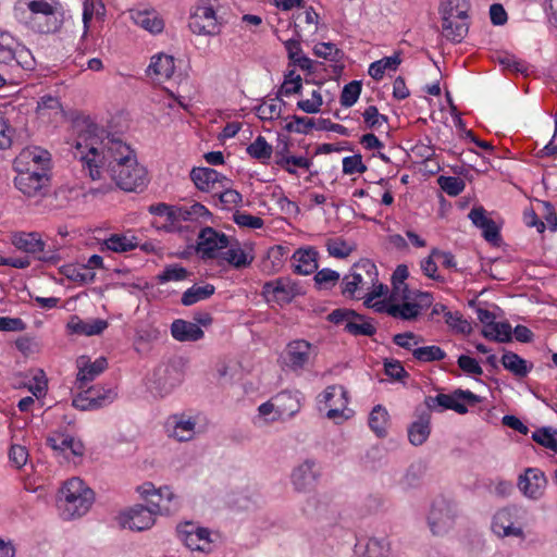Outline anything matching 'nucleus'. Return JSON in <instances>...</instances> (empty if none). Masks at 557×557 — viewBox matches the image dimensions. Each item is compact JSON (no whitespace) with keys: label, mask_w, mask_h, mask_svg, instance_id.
Listing matches in <instances>:
<instances>
[{"label":"nucleus","mask_w":557,"mask_h":557,"mask_svg":"<svg viewBox=\"0 0 557 557\" xmlns=\"http://www.w3.org/2000/svg\"><path fill=\"white\" fill-rule=\"evenodd\" d=\"M108 143L113 158L108 165L112 180L125 191L143 189L147 183V171L138 164L134 150L113 135H108Z\"/></svg>","instance_id":"obj_1"},{"label":"nucleus","mask_w":557,"mask_h":557,"mask_svg":"<svg viewBox=\"0 0 557 557\" xmlns=\"http://www.w3.org/2000/svg\"><path fill=\"white\" fill-rule=\"evenodd\" d=\"M60 508L65 520L84 516L95 500V493L79 478L67 480L60 490Z\"/></svg>","instance_id":"obj_2"},{"label":"nucleus","mask_w":557,"mask_h":557,"mask_svg":"<svg viewBox=\"0 0 557 557\" xmlns=\"http://www.w3.org/2000/svg\"><path fill=\"white\" fill-rule=\"evenodd\" d=\"M187 361L183 357H175L168 363L158 366L150 380L149 389L154 396L163 397L178 385L184 376Z\"/></svg>","instance_id":"obj_3"},{"label":"nucleus","mask_w":557,"mask_h":557,"mask_svg":"<svg viewBox=\"0 0 557 557\" xmlns=\"http://www.w3.org/2000/svg\"><path fill=\"white\" fill-rule=\"evenodd\" d=\"M459 400H463L468 405L474 406L475 404L481 403L482 398L469 389L457 388L449 395L438 394L434 397H425V410L430 412L431 410H434L438 406L442 407V409H449L456 411L459 414H466L468 412V408L466 404H462Z\"/></svg>","instance_id":"obj_4"},{"label":"nucleus","mask_w":557,"mask_h":557,"mask_svg":"<svg viewBox=\"0 0 557 557\" xmlns=\"http://www.w3.org/2000/svg\"><path fill=\"white\" fill-rule=\"evenodd\" d=\"M457 517V505L446 497H437L431 506L428 516L429 527L434 535L447 533L455 524Z\"/></svg>","instance_id":"obj_5"},{"label":"nucleus","mask_w":557,"mask_h":557,"mask_svg":"<svg viewBox=\"0 0 557 557\" xmlns=\"http://www.w3.org/2000/svg\"><path fill=\"white\" fill-rule=\"evenodd\" d=\"M231 245V238L211 226H206L198 234L196 252L202 260L219 259L221 251Z\"/></svg>","instance_id":"obj_6"},{"label":"nucleus","mask_w":557,"mask_h":557,"mask_svg":"<svg viewBox=\"0 0 557 557\" xmlns=\"http://www.w3.org/2000/svg\"><path fill=\"white\" fill-rule=\"evenodd\" d=\"M50 176L45 169L41 172H21L14 178L15 187L27 197H46L50 186Z\"/></svg>","instance_id":"obj_7"},{"label":"nucleus","mask_w":557,"mask_h":557,"mask_svg":"<svg viewBox=\"0 0 557 557\" xmlns=\"http://www.w3.org/2000/svg\"><path fill=\"white\" fill-rule=\"evenodd\" d=\"M157 515L160 513L152 510L151 505L136 504L121 513L120 523L123 528L141 532L150 529L156 523Z\"/></svg>","instance_id":"obj_8"},{"label":"nucleus","mask_w":557,"mask_h":557,"mask_svg":"<svg viewBox=\"0 0 557 557\" xmlns=\"http://www.w3.org/2000/svg\"><path fill=\"white\" fill-rule=\"evenodd\" d=\"M177 532L189 549L206 554L211 553V532L208 528L196 527L193 522H185L177 525Z\"/></svg>","instance_id":"obj_9"},{"label":"nucleus","mask_w":557,"mask_h":557,"mask_svg":"<svg viewBox=\"0 0 557 557\" xmlns=\"http://www.w3.org/2000/svg\"><path fill=\"white\" fill-rule=\"evenodd\" d=\"M302 511L310 519L322 521L326 523H334L336 521V509L332 506L331 499L326 495H315L309 497L306 502Z\"/></svg>","instance_id":"obj_10"},{"label":"nucleus","mask_w":557,"mask_h":557,"mask_svg":"<svg viewBox=\"0 0 557 557\" xmlns=\"http://www.w3.org/2000/svg\"><path fill=\"white\" fill-rule=\"evenodd\" d=\"M547 484L543 471L537 468H527L523 474L518 478V487L524 496L531 499H539Z\"/></svg>","instance_id":"obj_11"},{"label":"nucleus","mask_w":557,"mask_h":557,"mask_svg":"<svg viewBox=\"0 0 557 557\" xmlns=\"http://www.w3.org/2000/svg\"><path fill=\"white\" fill-rule=\"evenodd\" d=\"M137 492L152 506V510L158 511L160 515L171 513L172 510L170 507H162L160 504L163 499L170 503L175 498V495L169 486L156 488L151 482H146L137 487Z\"/></svg>","instance_id":"obj_12"},{"label":"nucleus","mask_w":557,"mask_h":557,"mask_svg":"<svg viewBox=\"0 0 557 557\" xmlns=\"http://www.w3.org/2000/svg\"><path fill=\"white\" fill-rule=\"evenodd\" d=\"M320 478L319 470L315 469V461L306 459L296 467L292 473V483L298 492H309L314 487Z\"/></svg>","instance_id":"obj_13"},{"label":"nucleus","mask_w":557,"mask_h":557,"mask_svg":"<svg viewBox=\"0 0 557 557\" xmlns=\"http://www.w3.org/2000/svg\"><path fill=\"white\" fill-rule=\"evenodd\" d=\"M312 345L305 339H295L287 344L285 364L293 371L304 369L310 359Z\"/></svg>","instance_id":"obj_14"},{"label":"nucleus","mask_w":557,"mask_h":557,"mask_svg":"<svg viewBox=\"0 0 557 557\" xmlns=\"http://www.w3.org/2000/svg\"><path fill=\"white\" fill-rule=\"evenodd\" d=\"M108 367L107 359L104 357H100L91 362L86 357H81L78 359V373L76 376L77 387L83 389L88 382L95 380L99 374H101Z\"/></svg>","instance_id":"obj_15"},{"label":"nucleus","mask_w":557,"mask_h":557,"mask_svg":"<svg viewBox=\"0 0 557 557\" xmlns=\"http://www.w3.org/2000/svg\"><path fill=\"white\" fill-rule=\"evenodd\" d=\"M319 252L313 247L299 248L293 256L294 272L299 275H309L314 273L318 268Z\"/></svg>","instance_id":"obj_16"},{"label":"nucleus","mask_w":557,"mask_h":557,"mask_svg":"<svg viewBox=\"0 0 557 557\" xmlns=\"http://www.w3.org/2000/svg\"><path fill=\"white\" fill-rule=\"evenodd\" d=\"M418 420L412 422L408 428V440L414 446L422 445L431 433V413L428 410L419 412L416 410Z\"/></svg>","instance_id":"obj_17"},{"label":"nucleus","mask_w":557,"mask_h":557,"mask_svg":"<svg viewBox=\"0 0 557 557\" xmlns=\"http://www.w3.org/2000/svg\"><path fill=\"white\" fill-rule=\"evenodd\" d=\"M261 295L267 302L273 301L281 306L292 302L285 276L265 282Z\"/></svg>","instance_id":"obj_18"},{"label":"nucleus","mask_w":557,"mask_h":557,"mask_svg":"<svg viewBox=\"0 0 557 557\" xmlns=\"http://www.w3.org/2000/svg\"><path fill=\"white\" fill-rule=\"evenodd\" d=\"M227 250L221 251L219 260L226 261L230 265L235 269H245L249 267L253 261V256L247 253L242 247L238 239H231V245Z\"/></svg>","instance_id":"obj_19"},{"label":"nucleus","mask_w":557,"mask_h":557,"mask_svg":"<svg viewBox=\"0 0 557 557\" xmlns=\"http://www.w3.org/2000/svg\"><path fill=\"white\" fill-rule=\"evenodd\" d=\"M171 334L178 342H197L205 336L197 323L176 319L171 324Z\"/></svg>","instance_id":"obj_20"},{"label":"nucleus","mask_w":557,"mask_h":557,"mask_svg":"<svg viewBox=\"0 0 557 557\" xmlns=\"http://www.w3.org/2000/svg\"><path fill=\"white\" fill-rule=\"evenodd\" d=\"M189 176L195 186L201 191H209L213 184L227 181L224 175L211 168H194Z\"/></svg>","instance_id":"obj_21"},{"label":"nucleus","mask_w":557,"mask_h":557,"mask_svg":"<svg viewBox=\"0 0 557 557\" xmlns=\"http://www.w3.org/2000/svg\"><path fill=\"white\" fill-rule=\"evenodd\" d=\"M108 327V322L102 319H95L91 323L85 322L77 315H73L67 323L71 333L92 336L101 334Z\"/></svg>","instance_id":"obj_22"},{"label":"nucleus","mask_w":557,"mask_h":557,"mask_svg":"<svg viewBox=\"0 0 557 557\" xmlns=\"http://www.w3.org/2000/svg\"><path fill=\"white\" fill-rule=\"evenodd\" d=\"M503 367L518 377H525L533 369V363H529L518 354L504 350L500 360Z\"/></svg>","instance_id":"obj_23"},{"label":"nucleus","mask_w":557,"mask_h":557,"mask_svg":"<svg viewBox=\"0 0 557 557\" xmlns=\"http://www.w3.org/2000/svg\"><path fill=\"white\" fill-rule=\"evenodd\" d=\"M469 8L468 0H446L440 7L442 21L449 27L448 18L467 20Z\"/></svg>","instance_id":"obj_24"},{"label":"nucleus","mask_w":557,"mask_h":557,"mask_svg":"<svg viewBox=\"0 0 557 557\" xmlns=\"http://www.w3.org/2000/svg\"><path fill=\"white\" fill-rule=\"evenodd\" d=\"M14 246L28 253L44 252L46 244L41 240L38 233H20L13 237Z\"/></svg>","instance_id":"obj_25"},{"label":"nucleus","mask_w":557,"mask_h":557,"mask_svg":"<svg viewBox=\"0 0 557 557\" xmlns=\"http://www.w3.org/2000/svg\"><path fill=\"white\" fill-rule=\"evenodd\" d=\"M132 18L136 25L152 34H159L164 28L163 20L156 12L136 11L133 12Z\"/></svg>","instance_id":"obj_26"},{"label":"nucleus","mask_w":557,"mask_h":557,"mask_svg":"<svg viewBox=\"0 0 557 557\" xmlns=\"http://www.w3.org/2000/svg\"><path fill=\"white\" fill-rule=\"evenodd\" d=\"M175 70L174 58L164 53H160L151 58V63L148 66V73L151 71L154 75L169 79L172 77Z\"/></svg>","instance_id":"obj_27"},{"label":"nucleus","mask_w":557,"mask_h":557,"mask_svg":"<svg viewBox=\"0 0 557 557\" xmlns=\"http://www.w3.org/2000/svg\"><path fill=\"white\" fill-rule=\"evenodd\" d=\"M107 249L114 252H127L138 247L137 237H127L125 234H112L103 242Z\"/></svg>","instance_id":"obj_28"},{"label":"nucleus","mask_w":557,"mask_h":557,"mask_svg":"<svg viewBox=\"0 0 557 557\" xmlns=\"http://www.w3.org/2000/svg\"><path fill=\"white\" fill-rule=\"evenodd\" d=\"M388 420V412L382 405L373 407L369 416V426L380 438L386 436V424Z\"/></svg>","instance_id":"obj_29"},{"label":"nucleus","mask_w":557,"mask_h":557,"mask_svg":"<svg viewBox=\"0 0 557 557\" xmlns=\"http://www.w3.org/2000/svg\"><path fill=\"white\" fill-rule=\"evenodd\" d=\"M215 292V287L212 284H206L205 286H191L186 289L182 295V304L184 306H191L200 300L210 298Z\"/></svg>","instance_id":"obj_30"},{"label":"nucleus","mask_w":557,"mask_h":557,"mask_svg":"<svg viewBox=\"0 0 557 557\" xmlns=\"http://www.w3.org/2000/svg\"><path fill=\"white\" fill-rule=\"evenodd\" d=\"M481 334L488 341L509 343L512 341V329L509 322H496L491 330L482 329Z\"/></svg>","instance_id":"obj_31"},{"label":"nucleus","mask_w":557,"mask_h":557,"mask_svg":"<svg viewBox=\"0 0 557 557\" xmlns=\"http://www.w3.org/2000/svg\"><path fill=\"white\" fill-rule=\"evenodd\" d=\"M60 273L66 278L81 284L92 283L96 278V273L88 271L84 265L77 267L74 264H65L61 267Z\"/></svg>","instance_id":"obj_32"},{"label":"nucleus","mask_w":557,"mask_h":557,"mask_svg":"<svg viewBox=\"0 0 557 557\" xmlns=\"http://www.w3.org/2000/svg\"><path fill=\"white\" fill-rule=\"evenodd\" d=\"M246 151L251 158L260 160L262 163L267 164L273 153V147L263 136L259 135L255 141L246 148Z\"/></svg>","instance_id":"obj_33"},{"label":"nucleus","mask_w":557,"mask_h":557,"mask_svg":"<svg viewBox=\"0 0 557 557\" xmlns=\"http://www.w3.org/2000/svg\"><path fill=\"white\" fill-rule=\"evenodd\" d=\"M456 18H448V24L445 25V21H442V28L444 36L453 41V42H460L469 30V25L465 20H460V22H455Z\"/></svg>","instance_id":"obj_34"},{"label":"nucleus","mask_w":557,"mask_h":557,"mask_svg":"<svg viewBox=\"0 0 557 557\" xmlns=\"http://www.w3.org/2000/svg\"><path fill=\"white\" fill-rule=\"evenodd\" d=\"M76 189L70 186H60L51 195L48 196L49 200L47 206L51 209H61L66 207L72 200Z\"/></svg>","instance_id":"obj_35"},{"label":"nucleus","mask_w":557,"mask_h":557,"mask_svg":"<svg viewBox=\"0 0 557 557\" xmlns=\"http://www.w3.org/2000/svg\"><path fill=\"white\" fill-rule=\"evenodd\" d=\"M27 10H29L33 14H42L44 16H46L47 14H51L54 8L44 0L18 2L14 7V13L16 16H18L20 13L25 14Z\"/></svg>","instance_id":"obj_36"},{"label":"nucleus","mask_w":557,"mask_h":557,"mask_svg":"<svg viewBox=\"0 0 557 557\" xmlns=\"http://www.w3.org/2000/svg\"><path fill=\"white\" fill-rule=\"evenodd\" d=\"M45 22H37L36 18H33V22L36 25H33V28L36 29L40 34H50L60 30L63 25V15L58 14L55 10H52L51 14H47L44 16Z\"/></svg>","instance_id":"obj_37"},{"label":"nucleus","mask_w":557,"mask_h":557,"mask_svg":"<svg viewBox=\"0 0 557 557\" xmlns=\"http://www.w3.org/2000/svg\"><path fill=\"white\" fill-rule=\"evenodd\" d=\"M412 356L420 362H433L443 360L446 352L438 346H423L412 350Z\"/></svg>","instance_id":"obj_38"},{"label":"nucleus","mask_w":557,"mask_h":557,"mask_svg":"<svg viewBox=\"0 0 557 557\" xmlns=\"http://www.w3.org/2000/svg\"><path fill=\"white\" fill-rule=\"evenodd\" d=\"M326 249L330 256L338 259L347 258L355 249V245H349L341 237L330 238L326 242Z\"/></svg>","instance_id":"obj_39"},{"label":"nucleus","mask_w":557,"mask_h":557,"mask_svg":"<svg viewBox=\"0 0 557 557\" xmlns=\"http://www.w3.org/2000/svg\"><path fill=\"white\" fill-rule=\"evenodd\" d=\"M313 53L322 59L330 60L332 62H341L345 53L338 49L333 42H320L313 48Z\"/></svg>","instance_id":"obj_40"},{"label":"nucleus","mask_w":557,"mask_h":557,"mask_svg":"<svg viewBox=\"0 0 557 557\" xmlns=\"http://www.w3.org/2000/svg\"><path fill=\"white\" fill-rule=\"evenodd\" d=\"M190 275V272L184 267L173 263L164 268V270L158 274L157 280L160 284H164L170 281H183Z\"/></svg>","instance_id":"obj_41"},{"label":"nucleus","mask_w":557,"mask_h":557,"mask_svg":"<svg viewBox=\"0 0 557 557\" xmlns=\"http://www.w3.org/2000/svg\"><path fill=\"white\" fill-rule=\"evenodd\" d=\"M287 119H292V121L284 126V129L288 133L308 134L309 131L315 126L314 120L307 116L294 114L285 117V120Z\"/></svg>","instance_id":"obj_42"},{"label":"nucleus","mask_w":557,"mask_h":557,"mask_svg":"<svg viewBox=\"0 0 557 557\" xmlns=\"http://www.w3.org/2000/svg\"><path fill=\"white\" fill-rule=\"evenodd\" d=\"M178 215L183 221H194L200 218L209 220L212 213L200 202H195L190 207H180Z\"/></svg>","instance_id":"obj_43"},{"label":"nucleus","mask_w":557,"mask_h":557,"mask_svg":"<svg viewBox=\"0 0 557 557\" xmlns=\"http://www.w3.org/2000/svg\"><path fill=\"white\" fill-rule=\"evenodd\" d=\"M361 89V81H351L346 84L341 94V104L346 108L352 107L358 101Z\"/></svg>","instance_id":"obj_44"},{"label":"nucleus","mask_w":557,"mask_h":557,"mask_svg":"<svg viewBox=\"0 0 557 557\" xmlns=\"http://www.w3.org/2000/svg\"><path fill=\"white\" fill-rule=\"evenodd\" d=\"M437 184L443 191L448 196L456 197L461 194L466 187V183L456 176H444L441 175L437 178Z\"/></svg>","instance_id":"obj_45"},{"label":"nucleus","mask_w":557,"mask_h":557,"mask_svg":"<svg viewBox=\"0 0 557 557\" xmlns=\"http://www.w3.org/2000/svg\"><path fill=\"white\" fill-rule=\"evenodd\" d=\"M85 391L90 396L91 401H94V406H96L97 409L108 404H111L116 396L113 389H104L103 387L100 386H92Z\"/></svg>","instance_id":"obj_46"},{"label":"nucleus","mask_w":557,"mask_h":557,"mask_svg":"<svg viewBox=\"0 0 557 557\" xmlns=\"http://www.w3.org/2000/svg\"><path fill=\"white\" fill-rule=\"evenodd\" d=\"M347 333L354 336H373L376 333V327L369 321L355 320L348 321L344 329Z\"/></svg>","instance_id":"obj_47"},{"label":"nucleus","mask_w":557,"mask_h":557,"mask_svg":"<svg viewBox=\"0 0 557 557\" xmlns=\"http://www.w3.org/2000/svg\"><path fill=\"white\" fill-rule=\"evenodd\" d=\"M351 270L352 271L348 276L349 278H352L351 282H355L358 287L362 284L363 278L361 273L357 272V270H362L367 274L373 275V278H376L377 276L376 265L370 259H360L352 265Z\"/></svg>","instance_id":"obj_48"},{"label":"nucleus","mask_w":557,"mask_h":557,"mask_svg":"<svg viewBox=\"0 0 557 557\" xmlns=\"http://www.w3.org/2000/svg\"><path fill=\"white\" fill-rule=\"evenodd\" d=\"M313 280L318 289H326L334 286L338 282L339 273L335 270L324 268L322 270L315 271Z\"/></svg>","instance_id":"obj_49"},{"label":"nucleus","mask_w":557,"mask_h":557,"mask_svg":"<svg viewBox=\"0 0 557 557\" xmlns=\"http://www.w3.org/2000/svg\"><path fill=\"white\" fill-rule=\"evenodd\" d=\"M389 544L385 540L369 539L364 546V557H388Z\"/></svg>","instance_id":"obj_50"},{"label":"nucleus","mask_w":557,"mask_h":557,"mask_svg":"<svg viewBox=\"0 0 557 557\" xmlns=\"http://www.w3.org/2000/svg\"><path fill=\"white\" fill-rule=\"evenodd\" d=\"M445 323L451 327L454 331L460 334H470L472 332V326L468 320H466L461 313L456 312H447L445 318Z\"/></svg>","instance_id":"obj_51"},{"label":"nucleus","mask_w":557,"mask_h":557,"mask_svg":"<svg viewBox=\"0 0 557 557\" xmlns=\"http://www.w3.org/2000/svg\"><path fill=\"white\" fill-rule=\"evenodd\" d=\"M454 122L461 137L469 138L473 144L484 150L493 151L494 147L491 143L479 139L471 129L466 128V124L459 113L456 114Z\"/></svg>","instance_id":"obj_52"},{"label":"nucleus","mask_w":557,"mask_h":557,"mask_svg":"<svg viewBox=\"0 0 557 557\" xmlns=\"http://www.w3.org/2000/svg\"><path fill=\"white\" fill-rule=\"evenodd\" d=\"M366 126L370 129L379 128L382 123H387L388 117L381 114L375 106H369L362 113Z\"/></svg>","instance_id":"obj_53"},{"label":"nucleus","mask_w":557,"mask_h":557,"mask_svg":"<svg viewBox=\"0 0 557 557\" xmlns=\"http://www.w3.org/2000/svg\"><path fill=\"white\" fill-rule=\"evenodd\" d=\"M368 168L362 162V156L360 153H356L354 156L345 157L343 159V173L347 175H351L355 173H364Z\"/></svg>","instance_id":"obj_54"},{"label":"nucleus","mask_w":557,"mask_h":557,"mask_svg":"<svg viewBox=\"0 0 557 557\" xmlns=\"http://www.w3.org/2000/svg\"><path fill=\"white\" fill-rule=\"evenodd\" d=\"M327 321L334 323V324H341L344 321H351V319L355 320H364V315L358 313L354 309H347V308H338L333 310L327 315Z\"/></svg>","instance_id":"obj_55"},{"label":"nucleus","mask_w":557,"mask_h":557,"mask_svg":"<svg viewBox=\"0 0 557 557\" xmlns=\"http://www.w3.org/2000/svg\"><path fill=\"white\" fill-rule=\"evenodd\" d=\"M98 154V149L95 147L89 148V154L83 156L81 161L83 162V169L88 170V175L92 181H97L101 177L99 165L96 163L95 157Z\"/></svg>","instance_id":"obj_56"},{"label":"nucleus","mask_w":557,"mask_h":557,"mask_svg":"<svg viewBox=\"0 0 557 557\" xmlns=\"http://www.w3.org/2000/svg\"><path fill=\"white\" fill-rule=\"evenodd\" d=\"M409 276L408 267L406 264H399L395 269L393 275H392V294L389 295V299H396V295L398 294V290L401 286H404L405 281Z\"/></svg>","instance_id":"obj_57"},{"label":"nucleus","mask_w":557,"mask_h":557,"mask_svg":"<svg viewBox=\"0 0 557 557\" xmlns=\"http://www.w3.org/2000/svg\"><path fill=\"white\" fill-rule=\"evenodd\" d=\"M233 221L238 226L249 228H261L264 224L263 220L259 216H255L245 212L236 211L233 214Z\"/></svg>","instance_id":"obj_58"},{"label":"nucleus","mask_w":557,"mask_h":557,"mask_svg":"<svg viewBox=\"0 0 557 557\" xmlns=\"http://www.w3.org/2000/svg\"><path fill=\"white\" fill-rule=\"evenodd\" d=\"M384 371L386 375L396 381H401L409 376L400 361L394 359L384 360Z\"/></svg>","instance_id":"obj_59"},{"label":"nucleus","mask_w":557,"mask_h":557,"mask_svg":"<svg viewBox=\"0 0 557 557\" xmlns=\"http://www.w3.org/2000/svg\"><path fill=\"white\" fill-rule=\"evenodd\" d=\"M457 363L458 367L467 374L481 375L483 373V369L479 364L478 360L470 356L460 355L458 357Z\"/></svg>","instance_id":"obj_60"},{"label":"nucleus","mask_w":557,"mask_h":557,"mask_svg":"<svg viewBox=\"0 0 557 557\" xmlns=\"http://www.w3.org/2000/svg\"><path fill=\"white\" fill-rule=\"evenodd\" d=\"M34 383L28 386V391L36 398L42 397L48 388V380L42 370H38L37 374L33 377Z\"/></svg>","instance_id":"obj_61"},{"label":"nucleus","mask_w":557,"mask_h":557,"mask_svg":"<svg viewBox=\"0 0 557 557\" xmlns=\"http://www.w3.org/2000/svg\"><path fill=\"white\" fill-rule=\"evenodd\" d=\"M512 513L509 509L504 508L498 510L493 518L492 529L496 534H500L504 531V527L512 524Z\"/></svg>","instance_id":"obj_62"},{"label":"nucleus","mask_w":557,"mask_h":557,"mask_svg":"<svg viewBox=\"0 0 557 557\" xmlns=\"http://www.w3.org/2000/svg\"><path fill=\"white\" fill-rule=\"evenodd\" d=\"M556 435L557 429L552 426H543L533 432L532 440L539 445L548 449L547 442H553Z\"/></svg>","instance_id":"obj_63"},{"label":"nucleus","mask_w":557,"mask_h":557,"mask_svg":"<svg viewBox=\"0 0 557 557\" xmlns=\"http://www.w3.org/2000/svg\"><path fill=\"white\" fill-rule=\"evenodd\" d=\"M28 451L25 446L13 444L9 449V459L17 468L21 469L26 465Z\"/></svg>","instance_id":"obj_64"}]
</instances>
